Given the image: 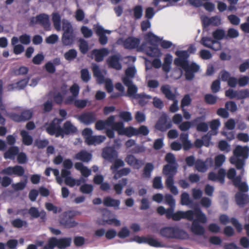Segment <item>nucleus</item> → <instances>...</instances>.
Listing matches in <instances>:
<instances>
[{"label": "nucleus", "mask_w": 249, "mask_h": 249, "mask_svg": "<svg viewBox=\"0 0 249 249\" xmlns=\"http://www.w3.org/2000/svg\"><path fill=\"white\" fill-rule=\"evenodd\" d=\"M249 149L247 147L237 146L233 151V156L230 158V162L234 164L237 169L241 170V174L235 177L236 171L234 168L230 169L227 173V177L231 179L233 185L237 187L241 192H247L249 191V187L246 182H241L242 176L244 170L243 166L245 160L248 158Z\"/></svg>", "instance_id": "1"}, {"label": "nucleus", "mask_w": 249, "mask_h": 249, "mask_svg": "<svg viewBox=\"0 0 249 249\" xmlns=\"http://www.w3.org/2000/svg\"><path fill=\"white\" fill-rule=\"evenodd\" d=\"M174 207H171L165 211L167 218H172L174 220L178 221L180 219H186L193 221L191 226V231L195 234L202 235L205 233L204 227L198 222L205 223L207 219L205 214L199 208H196L194 210H188L186 212L178 211L174 213Z\"/></svg>", "instance_id": "2"}, {"label": "nucleus", "mask_w": 249, "mask_h": 249, "mask_svg": "<svg viewBox=\"0 0 249 249\" xmlns=\"http://www.w3.org/2000/svg\"><path fill=\"white\" fill-rule=\"evenodd\" d=\"M196 51V48L194 45H191L187 51H177L176 54L178 56L174 60V64L180 70L179 76L182 73V70L185 72V78L188 80H192L195 73L198 71L199 66L195 63L189 64L188 58L189 56L188 52L190 53H195Z\"/></svg>", "instance_id": "3"}, {"label": "nucleus", "mask_w": 249, "mask_h": 249, "mask_svg": "<svg viewBox=\"0 0 249 249\" xmlns=\"http://www.w3.org/2000/svg\"><path fill=\"white\" fill-rule=\"evenodd\" d=\"M62 119L55 118L46 127V131L51 135H54L56 137H64V134H69L76 131V128L69 121H67L64 124L63 129L60 124Z\"/></svg>", "instance_id": "4"}, {"label": "nucleus", "mask_w": 249, "mask_h": 249, "mask_svg": "<svg viewBox=\"0 0 249 249\" xmlns=\"http://www.w3.org/2000/svg\"><path fill=\"white\" fill-rule=\"evenodd\" d=\"M145 39L150 45L153 46H147V43H143L141 46L142 49L149 56H158L160 54V51L156 46L161 39L152 32H149L145 35Z\"/></svg>", "instance_id": "5"}, {"label": "nucleus", "mask_w": 249, "mask_h": 249, "mask_svg": "<svg viewBox=\"0 0 249 249\" xmlns=\"http://www.w3.org/2000/svg\"><path fill=\"white\" fill-rule=\"evenodd\" d=\"M161 236L169 238L185 239L188 238V233L177 227H168L160 231Z\"/></svg>", "instance_id": "6"}, {"label": "nucleus", "mask_w": 249, "mask_h": 249, "mask_svg": "<svg viewBox=\"0 0 249 249\" xmlns=\"http://www.w3.org/2000/svg\"><path fill=\"white\" fill-rule=\"evenodd\" d=\"M93 131L90 128H86L82 132L86 142L89 145H97L103 142L106 139L105 136H93Z\"/></svg>", "instance_id": "7"}, {"label": "nucleus", "mask_w": 249, "mask_h": 249, "mask_svg": "<svg viewBox=\"0 0 249 249\" xmlns=\"http://www.w3.org/2000/svg\"><path fill=\"white\" fill-rule=\"evenodd\" d=\"M124 84L127 87V95L132 98H139L142 95L137 94L138 88L136 85L133 84L132 81L131 79H128L127 78H123Z\"/></svg>", "instance_id": "8"}, {"label": "nucleus", "mask_w": 249, "mask_h": 249, "mask_svg": "<svg viewBox=\"0 0 249 249\" xmlns=\"http://www.w3.org/2000/svg\"><path fill=\"white\" fill-rule=\"evenodd\" d=\"M200 42L204 46L214 51H218L221 48V43L220 42L213 40L211 37H203Z\"/></svg>", "instance_id": "9"}, {"label": "nucleus", "mask_w": 249, "mask_h": 249, "mask_svg": "<svg viewBox=\"0 0 249 249\" xmlns=\"http://www.w3.org/2000/svg\"><path fill=\"white\" fill-rule=\"evenodd\" d=\"M33 115V112L29 109L24 110L22 111L20 115L17 113H11L10 117L11 119L17 122L26 121L31 118Z\"/></svg>", "instance_id": "10"}, {"label": "nucleus", "mask_w": 249, "mask_h": 249, "mask_svg": "<svg viewBox=\"0 0 249 249\" xmlns=\"http://www.w3.org/2000/svg\"><path fill=\"white\" fill-rule=\"evenodd\" d=\"M132 240L139 244L146 243L148 244L149 245L155 247H163V246L161 245V243L158 240L152 237H144L137 236L134 237Z\"/></svg>", "instance_id": "11"}, {"label": "nucleus", "mask_w": 249, "mask_h": 249, "mask_svg": "<svg viewBox=\"0 0 249 249\" xmlns=\"http://www.w3.org/2000/svg\"><path fill=\"white\" fill-rule=\"evenodd\" d=\"M213 160L211 158H208L205 161L197 160L195 162V168L200 172H206L213 165Z\"/></svg>", "instance_id": "12"}, {"label": "nucleus", "mask_w": 249, "mask_h": 249, "mask_svg": "<svg viewBox=\"0 0 249 249\" xmlns=\"http://www.w3.org/2000/svg\"><path fill=\"white\" fill-rule=\"evenodd\" d=\"M172 126L170 122L167 121V116L166 114L162 115L157 122L155 127L157 129L164 131Z\"/></svg>", "instance_id": "13"}, {"label": "nucleus", "mask_w": 249, "mask_h": 249, "mask_svg": "<svg viewBox=\"0 0 249 249\" xmlns=\"http://www.w3.org/2000/svg\"><path fill=\"white\" fill-rule=\"evenodd\" d=\"M60 219V223L65 228H70L76 226L77 223L73 220L72 218L71 217L70 213H64L62 215Z\"/></svg>", "instance_id": "14"}, {"label": "nucleus", "mask_w": 249, "mask_h": 249, "mask_svg": "<svg viewBox=\"0 0 249 249\" xmlns=\"http://www.w3.org/2000/svg\"><path fill=\"white\" fill-rule=\"evenodd\" d=\"M225 175L226 170L220 169L218 171V174L213 172H210L208 175V179L213 181H218L221 184H223L225 182Z\"/></svg>", "instance_id": "15"}, {"label": "nucleus", "mask_w": 249, "mask_h": 249, "mask_svg": "<svg viewBox=\"0 0 249 249\" xmlns=\"http://www.w3.org/2000/svg\"><path fill=\"white\" fill-rule=\"evenodd\" d=\"M96 34L99 36V42L102 45H105L107 42V37L105 36V34H110L111 31L104 29L102 26L98 25L95 29Z\"/></svg>", "instance_id": "16"}, {"label": "nucleus", "mask_w": 249, "mask_h": 249, "mask_svg": "<svg viewBox=\"0 0 249 249\" xmlns=\"http://www.w3.org/2000/svg\"><path fill=\"white\" fill-rule=\"evenodd\" d=\"M52 242L55 243L56 247L59 249H63L70 246L71 242V238L67 237L57 239L56 238L53 237Z\"/></svg>", "instance_id": "17"}, {"label": "nucleus", "mask_w": 249, "mask_h": 249, "mask_svg": "<svg viewBox=\"0 0 249 249\" xmlns=\"http://www.w3.org/2000/svg\"><path fill=\"white\" fill-rule=\"evenodd\" d=\"M125 161L128 164L137 169H140L143 164L142 160L137 159L132 155L127 156L125 159Z\"/></svg>", "instance_id": "18"}, {"label": "nucleus", "mask_w": 249, "mask_h": 249, "mask_svg": "<svg viewBox=\"0 0 249 249\" xmlns=\"http://www.w3.org/2000/svg\"><path fill=\"white\" fill-rule=\"evenodd\" d=\"M120 59L121 55L119 54L113 55L108 59V65L117 70H120L122 69V65L119 62Z\"/></svg>", "instance_id": "19"}, {"label": "nucleus", "mask_w": 249, "mask_h": 249, "mask_svg": "<svg viewBox=\"0 0 249 249\" xmlns=\"http://www.w3.org/2000/svg\"><path fill=\"white\" fill-rule=\"evenodd\" d=\"M102 156L106 160H111L116 158L117 152L113 147H106L103 151Z\"/></svg>", "instance_id": "20"}, {"label": "nucleus", "mask_w": 249, "mask_h": 249, "mask_svg": "<svg viewBox=\"0 0 249 249\" xmlns=\"http://www.w3.org/2000/svg\"><path fill=\"white\" fill-rule=\"evenodd\" d=\"M178 164H166L163 168L162 173L164 175L173 177L177 172Z\"/></svg>", "instance_id": "21"}, {"label": "nucleus", "mask_w": 249, "mask_h": 249, "mask_svg": "<svg viewBox=\"0 0 249 249\" xmlns=\"http://www.w3.org/2000/svg\"><path fill=\"white\" fill-rule=\"evenodd\" d=\"M140 42L138 38L129 37L124 40V45L125 48L133 49L138 47Z\"/></svg>", "instance_id": "22"}, {"label": "nucleus", "mask_w": 249, "mask_h": 249, "mask_svg": "<svg viewBox=\"0 0 249 249\" xmlns=\"http://www.w3.org/2000/svg\"><path fill=\"white\" fill-rule=\"evenodd\" d=\"M79 119L81 122L89 124L96 120V117L95 114L92 113H87L81 115Z\"/></svg>", "instance_id": "23"}, {"label": "nucleus", "mask_w": 249, "mask_h": 249, "mask_svg": "<svg viewBox=\"0 0 249 249\" xmlns=\"http://www.w3.org/2000/svg\"><path fill=\"white\" fill-rule=\"evenodd\" d=\"M37 20L38 23L42 25L43 27L48 30L50 28V22L49 17L48 15L41 14L37 16Z\"/></svg>", "instance_id": "24"}, {"label": "nucleus", "mask_w": 249, "mask_h": 249, "mask_svg": "<svg viewBox=\"0 0 249 249\" xmlns=\"http://www.w3.org/2000/svg\"><path fill=\"white\" fill-rule=\"evenodd\" d=\"M237 204L240 206H243L249 202V196L247 194L238 192L235 196Z\"/></svg>", "instance_id": "25"}, {"label": "nucleus", "mask_w": 249, "mask_h": 249, "mask_svg": "<svg viewBox=\"0 0 249 249\" xmlns=\"http://www.w3.org/2000/svg\"><path fill=\"white\" fill-rule=\"evenodd\" d=\"M75 35L73 34L64 33L62 36V42L64 46H71L74 43Z\"/></svg>", "instance_id": "26"}, {"label": "nucleus", "mask_w": 249, "mask_h": 249, "mask_svg": "<svg viewBox=\"0 0 249 249\" xmlns=\"http://www.w3.org/2000/svg\"><path fill=\"white\" fill-rule=\"evenodd\" d=\"M91 154L85 150L81 151L75 155V159L83 162L89 161L91 160Z\"/></svg>", "instance_id": "27"}, {"label": "nucleus", "mask_w": 249, "mask_h": 249, "mask_svg": "<svg viewBox=\"0 0 249 249\" xmlns=\"http://www.w3.org/2000/svg\"><path fill=\"white\" fill-rule=\"evenodd\" d=\"M108 52L107 49L104 48L101 50H94L92 51V54L94 55L96 61L100 62L103 60L104 57L107 55Z\"/></svg>", "instance_id": "28"}, {"label": "nucleus", "mask_w": 249, "mask_h": 249, "mask_svg": "<svg viewBox=\"0 0 249 249\" xmlns=\"http://www.w3.org/2000/svg\"><path fill=\"white\" fill-rule=\"evenodd\" d=\"M103 203L106 206L113 207L115 208H116L117 209H118L119 206L120 204V201L119 200L115 199L111 197L107 196L104 199Z\"/></svg>", "instance_id": "29"}, {"label": "nucleus", "mask_w": 249, "mask_h": 249, "mask_svg": "<svg viewBox=\"0 0 249 249\" xmlns=\"http://www.w3.org/2000/svg\"><path fill=\"white\" fill-rule=\"evenodd\" d=\"M161 91L165 97L169 99L174 100L175 98V94L171 91V87L168 85H163L161 87Z\"/></svg>", "instance_id": "30"}, {"label": "nucleus", "mask_w": 249, "mask_h": 249, "mask_svg": "<svg viewBox=\"0 0 249 249\" xmlns=\"http://www.w3.org/2000/svg\"><path fill=\"white\" fill-rule=\"evenodd\" d=\"M74 166L77 170L81 172L82 175L85 177H88L91 174V170L84 166L81 162H76Z\"/></svg>", "instance_id": "31"}, {"label": "nucleus", "mask_w": 249, "mask_h": 249, "mask_svg": "<svg viewBox=\"0 0 249 249\" xmlns=\"http://www.w3.org/2000/svg\"><path fill=\"white\" fill-rule=\"evenodd\" d=\"M200 117H197L193 120L192 122L186 121L179 124L178 128L182 131H186L188 130L191 127L192 124H195L198 122L200 120Z\"/></svg>", "instance_id": "32"}, {"label": "nucleus", "mask_w": 249, "mask_h": 249, "mask_svg": "<svg viewBox=\"0 0 249 249\" xmlns=\"http://www.w3.org/2000/svg\"><path fill=\"white\" fill-rule=\"evenodd\" d=\"M65 183L70 187H73L75 185L79 186L81 184L82 182H84L86 181V180L83 178H81L78 179H75L72 177H70L69 178H66L64 179Z\"/></svg>", "instance_id": "33"}, {"label": "nucleus", "mask_w": 249, "mask_h": 249, "mask_svg": "<svg viewBox=\"0 0 249 249\" xmlns=\"http://www.w3.org/2000/svg\"><path fill=\"white\" fill-rule=\"evenodd\" d=\"M28 213L34 218L40 217L43 219L46 218V213L43 210L39 212L37 208L34 207L29 210Z\"/></svg>", "instance_id": "34"}, {"label": "nucleus", "mask_w": 249, "mask_h": 249, "mask_svg": "<svg viewBox=\"0 0 249 249\" xmlns=\"http://www.w3.org/2000/svg\"><path fill=\"white\" fill-rule=\"evenodd\" d=\"M92 69L94 75L96 77L98 82L99 83H103L104 81V77L102 74L98 66L96 64H93Z\"/></svg>", "instance_id": "35"}, {"label": "nucleus", "mask_w": 249, "mask_h": 249, "mask_svg": "<svg viewBox=\"0 0 249 249\" xmlns=\"http://www.w3.org/2000/svg\"><path fill=\"white\" fill-rule=\"evenodd\" d=\"M20 135L22 137L23 143L26 145H30L33 143V138L26 130H22L20 131Z\"/></svg>", "instance_id": "36"}, {"label": "nucleus", "mask_w": 249, "mask_h": 249, "mask_svg": "<svg viewBox=\"0 0 249 249\" xmlns=\"http://www.w3.org/2000/svg\"><path fill=\"white\" fill-rule=\"evenodd\" d=\"M154 168V165L152 163H147L143 170L142 177L144 178H149Z\"/></svg>", "instance_id": "37"}, {"label": "nucleus", "mask_w": 249, "mask_h": 249, "mask_svg": "<svg viewBox=\"0 0 249 249\" xmlns=\"http://www.w3.org/2000/svg\"><path fill=\"white\" fill-rule=\"evenodd\" d=\"M18 153V148L16 146L10 147L5 153V159H14Z\"/></svg>", "instance_id": "38"}, {"label": "nucleus", "mask_w": 249, "mask_h": 249, "mask_svg": "<svg viewBox=\"0 0 249 249\" xmlns=\"http://www.w3.org/2000/svg\"><path fill=\"white\" fill-rule=\"evenodd\" d=\"M179 138L182 143L184 149L185 150L189 149L191 146V143L188 140V134L187 133H181Z\"/></svg>", "instance_id": "39"}, {"label": "nucleus", "mask_w": 249, "mask_h": 249, "mask_svg": "<svg viewBox=\"0 0 249 249\" xmlns=\"http://www.w3.org/2000/svg\"><path fill=\"white\" fill-rule=\"evenodd\" d=\"M220 125V123L219 120H213L211 122L210 126L212 130L209 131L207 135L211 137L212 135H216L217 133L216 130L218 128Z\"/></svg>", "instance_id": "40"}, {"label": "nucleus", "mask_w": 249, "mask_h": 249, "mask_svg": "<svg viewBox=\"0 0 249 249\" xmlns=\"http://www.w3.org/2000/svg\"><path fill=\"white\" fill-rule=\"evenodd\" d=\"M27 79H23L15 84L9 85L8 87V90H14V89H23L27 84Z\"/></svg>", "instance_id": "41"}, {"label": "nucleus", "mask_w": 249, "mask_h": 249, "mask_svg": "<svg viewBox=\"0 0 249 249\" xmlns=\"http://www.w3.org/2000/svg\"><path fill=\"white\" fill-rule=\"evenodd\" d=\"M52 20L55 29L57 31H60L61 30V17L58 13H53Z\"/></svg>", "instance_id": "42"}, {"label": "nucleus", "mask_w": 249, "mask_h": 249, "mask_svg": "<svg viewBox=\"0 0 249 249\" xmlns=\"http://www.w3.org/2000/svg\"><path fill=\"white\" fill-rule=\"evenodd\" d=\"M210 139V136L206 135L202 138V140L197 139L195 142V145L197 148L201 147L203 145L208 146Z\"/></svg>", "instance_id": "43"}, {"label": "nucleus", "mask_w": 249, "mask_h": 249, "mask_svg": "<svg viewBox=\"0 0 249 249\" xmlns=\"http://www.w3.org/2000/svg\"><path fill=\"white\" fill-rule=\"evenodd\" d=\"M127 183L126 178H123L121 180L119 183H117L114 185V189L116 194H121L122 192L123 187L125 186Z\"/></svg>", "instance_id": "44"}, {"label": "nucleus", "mask_w": 249, "mask_h": 249, "mask_svg": "<svg viewBox=\"0 0 249 249\" xmlns=\"http://www.w3.org/2000/svg\"><path fill=\"white\" fill-rule=\"evenodd\" d=\"M62 30L64 33L67 34H73V30L72 27L70 22L66 19L62 20Z\"/></svg>", "instance_id": "45"}, {"label": "nucleus", "mask_w": 249, "mask_h": 249, "mask_svg": "<svg viewBox=\"0 0 249 249\" xmlns=\"http://www.w3.org/2000/svg\"><path fill=\"white\" fill-rule=\"evenodd\" d=\"M136 132V128L133 127H124L121 135H125L128 137H131L137 135Z\"/></svg>", "instance_id": "46"}, {"label": "nucleus", "mask_w": 249, "mask_h": 249, "mask_svg": "<svg viewBox=\"0 0 249 249\" xmlns=\"http://www.w3.org/2000/svg\"><path fill=\"white\" fill-rule=\"evenodd\" d=\"M213 36L216 40H221L223 38H226L225 32L224 30L218 29L213 32Z\"/></svg>", "instance_id": "47"}, {"label": "nucleus", "mask_w": 249, "mask_h": 249, "mask_svg": "<svg viewBox=\"0 0 249 249\" xmlns=\"http://www.w3.org/2000/svg\"><path fill=\"white\" fill-rule=\"evenodd\" d=\"M136 73V70L135 67L134 66L130 67L126 70L125 76L123 78H127L128 79H131V80H132Z\"/></svg>", "instance_id": "48"}, {"label": "nucleus", "mask_w": 249, "mask_h": 249, "mask_svg": "<svg viewBox=\"0 0 249 249\" xmlns=\"http://www.w3.org/2000/svg\"><path fill=\"white\" fill-rule=\"evenodd\" d=\"M77 53L75 50L71 49L64 54V57L68 61H71L76 57Z\"/></svg>", "instance_id": "49"}, {"label": "nucleus", "mask_w": 249, "mask_h": 249, "mask_svg": "<svg viewBox=\"0 0 249 249\" xmlns=\"http://www.w3.org/2000/svg\"><path fill=\"white\" fill-rule=\"evenodd\" d=\"M12 175L17 176H22L24 173V170L22 167L19 165H16L12 168Z\"/></svg>", "instance_id": "50"}, {"label": "nucleus", "mask_w": 249, "mask_h": 249, "mask_svg": "<svg viewBox=\"0 0 249 249\" xmlns=\"http://www.w3.org/2000/svg\"><path fill=\"white\" fill-rule=\"evenodd\" d=\"M124 124L122 122H114L113 126L112 128L114 130L116 131L119 135H122L124 129Z\"/></svg>", "instance_id": "51"}, {"label": "nucleus", "mask_w": 249, "mask_h": 249, "mask_svg": "<svg viewBox=\"0 0 249 249\" xmlns=\"http://www.w3.org/2000/svg\"><path fill=\"white\" fill-rule=\"evenodd\" d=\"M191 203L189 195L188 193L184 192L181 196V204L182 205L189 206Z\"/></svg>", "instance_id": "52"}, {"label": "nucleus", "mask_w": 249, "mask_h": 249, "mask_svg": "<svg viewBox=\"0 0 249 249\" xmlns=\"http://www.w3.org/2000/svg\"><path fill=\"white\" fill-rule=\"evenodd\" d=\"M153 187L157 189H161L163 188L161 178L160 177H156L154 178Z\"/></svg>", "instance_id": "53"}, {"label": "nucleus", "mask_w": 249, "mask_h": 249, "mask_svg": "<svg viewBox=\"0 0 249 249\" xmlns=\"http://www.w3.org/2000/svg\"><path fill=\"white\" fill-rule=\"evenodd\" d=\"M45 208L49 211H52L54 213H60L62 210L61 208L57 207L51 203H46Z\"/></svg>", "instance_id": "54"}, {"label": "nucleus", "mask_w": 249, "mask_h": 249, "mask_svg": "<svg viewBox=\"0 0 249 249\" xmlns=\"http://www.w3.org/2000/svg\"><path fill=\"white\" fill-rule=\"evenodd\" d=\"M134 16L136 19H140L142 15V6H136L133 9Z\"/></svg>", "instance_id": "55"}, {"label": "nucleus", "mask_w": 249, "mask_h": 249, "mask_svg": "<svg viewBox=\"0 0 249 249\" xmlns=\"http://www.w3.org/2000/svg\"><path fill=\"white\" fill-rule=\"evenodd\" d=\"M79 48L81 52L82 53L85 54L88 51V44L87 42L83 39L79 40Z\"/></svg>", "instance_id": "56"}, {"label": "nucleus", "mask_w": 249, "mask_h": 249, "mask_svg": "<svg viewBox=\"0 0 249 249\" xmlns=\"http://www.w3.org/2000/svg\"><path fill=\"white\" fill-rule=\"evenodd\" d=\"M11 224L14 227L18 228H21L23 226H26L27 225L26 221L19 218L12 221Z\"/></svg>", "instance_id": "57"}, {"label": "nucleus", "mask_w": 249, "mask_h": 249, "mask_svg": "<svg viewBox=\"0 0 249 249\" xmlns=\"http://www.w3.org/2000/svg\"><path fill=\"white\" fill-rule=\"evenodd\" d=\"M93 188L92 185L85 184L82 185L80 188V191L84 194H89L93 191Z\"/></svg>", "instance_id": "58"}, {"label": "nucleus", "mask_w": 249, "mask_h": 249, "mask_svg": "<svg viewBox=\"0 0 249 249\" xmlns=\"http://www.w3.org/2000/svg\"><path fill=\"white\" fill-rule=\"evenodd\" d=\"M119 117L124 122H129L132 119L131 114L127 111H122L119 114Z\"/></svg>", "instance_id": "59"}, {"label": "nucleus", "mask_w": 249, "mask_h": 249, "mask_svg": "<svg viewBox=\"0 0 249 249\" xmlns=\"http://www.w3.org/2000/svg\"><path fill=\"white\" fill-rule=\"evenodd\" d=\"M226 158L222 154L219 155L215 158V166L216 167L221 166L225 161Z\"/></svg>", "instance_id": "60"}, {"label": "nucleus", "mask_w": 249, "mask_h": 249, "mask_svg": "<svg viewBox=\"0 0 249 249\" xmlns=\"http://www.w3.org/2000/svg\"><path fill=\"white\" fill-rule=\"evenodd\" d=\"M239 36L238 31L233 28H230L228 30L227 34L226 35V38L228 37L231 38H236Z\"/></svg>", "instance_id": "61"}, {"label": "nucleus", "mask_w": 249, "mask_h": 249, "mask_svg": "<svg viewBox=\"0 0 249 249\" xmlns=\"http://www.w3.org/2000/svg\"><path fill=\"white\" fill-rule=\"evenodd\" d=\"M165 160L167 164H177L176 162V158L174 155L172 153H168L166 154L165 157Z\"/></svg>", "instance_id": "62"}, {"label": "nucleus", "mask_w": 249, "mask_h": 249, "mask_svg": "<svg viewBox=\"0 0 249 249\" xmlns=\"http://www.w3.org/2000/svg\"><path fill=\"white\" fill-rule=\"evenodd\" d=\"M200 56L203 59H209L212 58V55L210 52L206 50H202L199 52Z\"/></svg>", "instance_id": "63"}, {"label": "nucleus", "mask_w": 249, "mask_h": 249, "mask_svg": "<svg viewBox=\"0 0 249 249\" xmlns=\"http://www.w3.org/2000/svg\"><path fill=\"white\" fill-rule=\"evenodd\" d=\"M249 97V91L248 89H243L237 91V99H242Z\"/></svg>", "instance_id": "64"}]
</instances>
